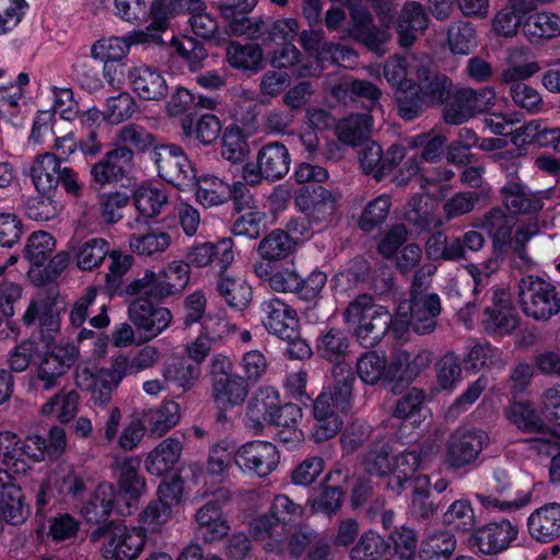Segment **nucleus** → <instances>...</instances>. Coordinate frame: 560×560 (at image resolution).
Segmentation results:
<instances>
[{"instance_id": "nucleus-19", "label": "nucleus", "mask_w": 560, "mask_h": 560, "mask_svg": "<svg viewBox=\"0 0 560 560\" xmlns=\"http://www.w3.org/2000/svg\"><path fill=\"white\" fill-rule=\"evenodd\" d=\"M133 167V151L126 145L109 150L98 162L92 165L91 176L94 184L103 187L127 178Z\"/></svg>"}, {"instance_id": "nucleus-7", "label": "nucleus", "mask_w": 560, "mask_h": 560, "mask_svg": "<svg viewBox=\"0 0 560 560\" xmlns=\"http://www.w3.org/2000/svg\"><path fill=\"white\" fill-rule=\"evenodd\" d=\"M489 443L490 439L486 431L458 428L446 441L444 463L455 470L471 467Z\"/></svg>"}, {"instance_id": "nucleus-40", "label": "nucleus", "mask_w": 560, "mask_h": 560, "mask_svg": "<svg viewBox=\"0 0 560 560\" xmlns=\"http://www.w3.org/2000/svg\"><path fill=\"white\" fill-rule=\"evenodd\" d=\"M257 0H221L219 9L229 22L231 32L236 36H245L253 25V18L247 14L256 7Z\"/></svg>"}, {"instance_id": "nucleus-38", "label": "nucleus", "mask_w": 560, "mask_h": 560, "mask_svg": "<svg viewBox=\"0 0 560 560\" xmlns=\"http://www.w3.org/2000/svg\"><path fill=\"white\" fill-rule=\"evenodd\" d=\"M279 392L271 386L260 387L247 406V417L254 427L267 424L280 404Z\"/></svg>"}, {"instance_id": "nucleus-58", "label": "nucleus", "mask_w": 560, "mask_h": 560, "mask_svg": "<svg viewBox=\"0 0 560 560\" xmlns=\"http://www.w3.org/2000/svg\"><path fill=\"white\" fill-rule=\"evenodd\" d=\"M466 370H480L482 368H498L505 365L502 352L492 347L489 342L475 343L469 348L468 353L463 359Z\"/></svg>"}, {"instance_id": "nucleus-16", "label": "nucleus", "mask_w": 560, "mask_h": 560, "mask_svg": "<svg viewBox=\"0 0 560 560\" xmlns=\"http://www.w3.org/2000/svg\"><path fill=\"white\" fill-rule=\"evenodd\" d=\"M129 303L128 316L132 324L143 330L148 339L156 337L172 322V313L166 307L154 306L150 296L133 295Z\"/></svg>"}, {"instance_id": "nucleus-14", "label": "nucleus", "mask_w": 560, "mask_h": 560, "mask_svg": "<svg viewBox=\"0 0 560 560\" xmlns=\"http://www.w3.org/2000/svg\"><path fill=\"white\" fill-rule=\"evenodd\" d=\"M234 462L243 471L266 477L278 467L280 454L277 446L270 442L250 441L237 448Z\"/></svg>"}, {"instance_id": "nucleus-21", "label": "nucleus", "mask_w": 560, "mask_h": 560, "mask_svg": "<svg viewBox=\"0 0 560 560\" xmlns=\"http://www.w3.org/2000/svg\"><path fill=\"white\" fill-rule=\"evenodd\" d=\"M0 513L5 523L13 526L23 524L30 515V506L25 502L21 486L2 468H0Z\"/></svg>"}, {"instance_id": "nucleus-59", "label": "nucleus", "mask_w": 560, "mask_h": 560, "mask_svg": "<svg viewBox=\"0 0 560 560\" xmlns=\"http://www.w3.org/2000/svg\"><path fill=\"white\" fill-rule=\"evenodd\" d=\"M332 375L335 377V385L325 388L323 392H329L337 406L347 411L352 398V388L355 381L354 374L350 365H335L332 368Z\"/></svg>"}, {"instance_id": "nucleus-15", "label": "nucleus", "mask_w": 560, "mask_h": 560, "mask_svg": "<svg viewBox=\"0 0 560 560\" xmlns=\"http://www.w3.org/2000/svg\"><path fill=\"white\" fill-rule=\"evenodd\" d=\"M79 350L74 345L55 346L46 351L37 366V381L44 390L57 387L59 380L75 364Z\"/></svg>"}, {"instance_id": "nucleus-29", "label": "nucleus", "mask_w": 560, "mask_h": 560, "mask_svg": "<svg viewBox=\"0 0 560 560\" xmlns=\"http://www.w3.org/2000/svg\"><path fill=\"white\" fill-rule=\"evenodd\" d=\"M530 536L540 542L560 537V504L548 503L534 511L527 521Z\"/></svg>"}, {"instance_id": "nucleus-4", "label": "nucleus", "mask_w": 560, "mask_h": 560, "mask_svg": "<svg viewBox=\"0 0 560 560\" xmlns=\"http://www.w3.org/2000/svg\"><path fill=\"white\" fill-rule=\"evenodd\" d=\"M30 176L37 192L61 194L60 186L67 194L79 196L82 188L78 173L52 152L34 159Z\"/></svg>"}, {"instance_id": "nucleus-63", "label": "nucleus", "mask_w": 560, "mask_h": 560, "mask_svg": "<svg viewBox=\"0 0 560 560\" xmlns=\"http://www.w3.org/2000/svg\"><path fill=\"white\" fill-rule=\"evenodd\" d=\"M392 448L383 441L374 442L363 457L364 470L373 476L384 477L393 470Z\"/></svg>"}, {"instance_id": "nucleus-6", "label": "nucleus", "mask_w": 560, "mask_h": 560, "mask_svg": "<svg viewBox=\"0 0 560 560\" xmlns=\"http://www.w3.org/2000/svg\"><path fill=\"white\" fill-rule=\"evenodd\" d=\"M151 155L163 180L179 190H192L196 186V170L179 145H155Z\"/></svg>"}, {"instance_id": "nucleus-26", "label": "nucleus", "mask_w": 560, "mask_h": 560, "mask_svg": "<svg viewBox=\"0 0 560 560\" xmlns=\"http://www.w3.org/2000/svg\"><path fill=\"white\" fill-rule=\"evenodd\" d=\"M416 77L415 84L431 107L440 106L450 98L453 82L446 74L421 65L416 69Z\"/></svg>"}, {"instance_id": "nucleus-48", "label": "nucleus", "mask_w": 560, "mask_h": 560, "mask_svg": "<svg viewBox=\"0 0 560 560\" xmlns=\"http://www.w3.org/2000/svg\"><path fill=\"white\" fill-rule=\"evenodd\" d=\"M225 59L234 69L257 70L262 61V49L258 44L233 40L225 47Z\"/></svg>"}, {"instance_id": "nucleus-57", "label": "nucleus", "mask_w": 560, "mask_h": 560, "mask_svg": "<svg viewBox=\"0 0 560 560\" xmlns=\"http://www.w3.org/2000/svg\"><path fill=\"white\" fill-rule=\"evenodd\" d=\"M389 544L376 532L368 530L350 550L351 560H382L388 552Z\"/></svg>"}, {"instance_id": "nucleus-47", "label": "nucleus", "mask_w": 560, "mask_h": 560, "mask_svg": "<svg viewBox=\"0 0 560 560\" xmlns=\"http://www.w3.org/2000/svg\"><path fill=\"white\" fill-rule=\"evenodd\" d=\"M231 186L213 175L196 177L197 200L205 207H213L225 203L231 197Z\"/></svg>"}, {"instance_id": "nucleus-55", "label": "nucleus", "mask_w": 560, "mask_h": 560, "mask_svg": "<svg viewBox=\"0 0 560 560\" xmlns=\"http://www.w3.org/2000/svg\"><path fill=\"white\" fill-rule=\"evenodd\" d=\"M440 503L429 488L428 478L417 479L411 497V514L421 521L430 520L438 512Z\"/></svg>"}, {"instance_id": "nucleus-60", "label": "nucleus", "mask_w": 560, "mask_h": 560, "mask_svg": "<svg viewBox=\"0 0 560 560\" xmlns=\"http://www.w3.org/2000/svg\"><path fill=\"white\" fill-rule=\"evenodd\" d=\"M302 418V409L292 402L284 405L279 404L272 415V419L267 424H273L281 428V439L283 441L298 440L301 432L298 431V422Z\"/></svg>"}, {"instance_id": "nucleus-34", "label": "nucleus", "mask_w": 560, "mask_h": 560, "mask_svg": "<svg viewBox=\"0 0 560 560\" xmlns=\"http://www.w3.org/2000/svg\"><path fill=\"white\" fill-rule=\"evenodd\" d=\"M514 225V218L499 207L490 209L483 215L480 224V226L491 237L492 246L506 250H509L512 244V232Z\"/></svg>"}, {"instance_id": "nucleus-50", "label": "nucleus", "mask_w": 560, "mask_h": 560, "mask_svg": "<svg viewBox=\"0 0 560 560\" xmlns=\"http://www.w3.org/2000/svg\"><path fill=\"white\" fill-rule=\"evenodd\" d=\"M133 205L141 215L154 218L168 205V197L163 189L143 184L133 192Z\"/></svg>"}, {"instance_id": "nucleus-8", "label": "nucleus", "mask_w": 560, "mask_h": 560, "mask_svg": "<svg viewBox=\"0 0 560 560\" xmlns=\"http://www.w3.org/2000/svg\"><path fill=\"white\" fill-rule=\"evenodd\" d=\"M497 93L493 88L483 86L458 89L443 113L444 121L451 125H462L477 114L491 109L495 104Z\"/></svg>"}, {"instance_id": "nucleus-43", "label": "nucleus", "mask_w": 560, "mask_h": 560, "mask_svg": "<svg viewBox=\"0 0 560 560\" xmlns=\"http://www.w3.org/2000/svg\"><path fill=\"white\" fill-rule=\"evenodd\" d=\"M341 470L328 472L322 481L320 491L313 502V508L327 515L335 514L342 505L346 490L336 480L341 478Z\"/></svg>"}, {"instance_id": "nucleus-61", "label": "nucleus", "mask_w": 560, "mask_h": 560, "mask_svg": "<svg viewBox=\"0 0 560 560\" xmlns=\"http://www.w3.org/2000/svg\"><path fill=\"white\" fill-rule=\"evenodd\" d=\"M55 246L56 241L50 233L37 231L30 235L23 252L32 266L43 267L50 258Z\"/></svg>"}, {"instance_id": "nucleus-28", "label": "nucleus", "mask_w": 560, "mask_h": 560, "mask_svg": "<svg viewBox=\"0 0 560 560\" xmlns=\"http://www.w3.org/2000/svg\"><path fill=\"white\" fill-rule=\"evenodd\" d=\"M180 129L184 140L189 143L197 141L202 145H210L218 139L222 126L213 114H188L180 120Z\"/></svg>"}, {"instance_id": "nucleus-5", "label": "nucleus", "mask_w": 560, "mask_h": 560, "mask_svg": "<svg viewBox=\"0 0 560 560\" xmlns=\"http://www.w3.org/2000/svg\"><path fill=\"white\" fill-rule=\"evenodd\" d=\"M190 280L189 264L173 261L162 272L145 269L141 277L135 278L129 285L131 292L143 293L155 301L182 293Z\"/></svg>"}, {"instance_id": "nucleus-12", "label": "nucleus", "mask_w": 560, "mask_h": 560, "mask_svg": "<svg viewBox=\"0 0 560 560\" xmlns=\"http://www.w3.org/2000/svg\"><path fill=\"white\" fill-rule=\"evenodd\" d=\"M112 466L119 474L118 490H115L118 514L130 515L145 489L144 479L139 475L141 460L135 456L115 458Z\"/></svg>"}, {"instance_id": "nucleus-41", "label": "nucleus", "mask_w": 560, "mask_h": 560, "mask_svg": "<svg viewBox=\"0 0 560 560\" xmlns=\"http://www.w3.org/2000/svg\"><path fill=\"white\" fill-rule=\"evenodd\" d=\"M456 549L455 536L447 530L428 534L420 542V560H451Z\"/></svg>"}, {"instance_id": "nucleus-3", "label": "nucleus", "mask_w": 560, "mask_h": 560, "mask_svg": "<svg viewBox=\"0 0 560 560\" xmlns=\"http://www.w3.org/2000/svg\"><path fill=\"white\" fill-rule=\"evenodd\" d=\"M516 288L517 303L526 317L546 323L560 313V296L551 282L536 275H524Z\"/></svg>"}, {"instance_id": "nucleus-39", "label": "nucleus", "mask_w": 560, "mask_h": 560, "mask_svg": "<svg viewBox=\"0 0 560 560\" xmlns=\"http://www.w3.org/2000/svg\"><path fill=\"white\" fill-rule=\"evenodd\" d=\"M249 533L257 541H267L265 549L267 551L279 552L282 549V542L285 530L269 512L255 517L249 523Z\"/></svg>"}, {"instance_id": "nucleus-1", "label": "nucleus", "mask_w": 560, "mask_h": 560, "mask_svg": "<svg viewBox=\"0 0 560 560\" xmlns=\"http://www.w3.org/2000/svg\"><path fill=\"white\" fill-rule=\"evenodd\" d=\"M343 320L359 343L370 349L385 337L393 316L385 306L375 304L372 295L360 294L346 307Z\"/></svg>"}, {"instance_id": "nucleus-49", "label": "nucleus", "mask_w": 560, "mask_h": 560, "mask_svg": "<svg viewBox=\"0 0 560 560\" xmlns=\"http://www.w3.org/2000/svg\"><path fill=\"white\" fill-rule=\"evenodd\" d=\"M61 194L37 192L25 201L27 217L35 221H49L56 218L63 208Z\"/></svg>"}, {"instance_id": "nucleus-35", "label": "nucleus", "mask_w": 560, "mask_h": 560, "mask_svg": "<svg viewBox=\"0 0 560 560\" xmlns=\"http://www.w3.org/2000/svg\"><path fill=\"white\" fill-rule=\"evenodd\" d=\"M110 264L108 272L105 275V282L108 291L118 296L132 298L133 295H143V293L131 292L129 285L133 284L135 279L122 281L121 278L128 272L133 262L131 255H124L120 250H110L107 254Z\"/></svg>"}, {"instance_id": "nucleus-44", "label": "nucleus", "mask_w": 560, "mask_h": 560, "mask_svg": "<svg viewBox=\"0 0 560 560\" xmlns=\"http://www.w3.org/2000/svg\"><path fill=\"white\" fill-rule=\"evenodd\" d=\"M395 102L399 117L406 121L417 119L431 107L415 82L397 89L395 91Z\"/></svg>"}, {"instance_id": "nucleus-36", "label": "nucleus", "mask_w": 560, "mask_h": 560, "mask_svg": "<svg viewBox=\"0 0 560 560\" xmlns=\"http://www.w3.org/2000/svg\"><path fill=\"white\" fill-rule=\"evenodd\" d=\"M315 348L320 358L335 365H345L343 361L350 352V340L342 329L329 328L318 335Z\"/></svg>"}, {"instance_id": "nucleus-22", "label": "nucleus", "mask_w": 560, "mask_h": 560, "mask_svg": "<svg viewBox=\"0 0 560 560\" xmlns=\"http://www.w3.org/2000/svg\"><path fill=\"white\" fill-rule=\"evenodd\" d=\"M247 36L250 39L261 40L262 44H288L299 33V22L293 18L273 19L272 16H254L252 27H247Z\"/></svg>"}, {"instance_id": "nucleus-54", "label": "nucleus", "mask_w": 560, "mask_h": 560, "mask_svg": "<svg viewBox=\"0 0 560 560\" xmlns=\"http://www.w3.org/2000/svg\"><path fill=\"white\" fill-rule=\"evenodd\" d=\"M355 368L361 381L368 385H375L378 382L388 383V363L385 355L368 351L357 360Z\"/></svg>"}, {"instance_id": "nucleus-25", "label": "nucleus", "mask_w": 560, "mask_h": 560, "mask_svg": "<svg viewBox=\"0 0 560 560\" xmlns=\"http://www.w3.org/2000/svg\"><path fill=\"white\" fill-rule=\"evenodd\" d=\"M248 393V383L238 374H234L213 384L211 386V397L214 405L220 410L218 420L225 421L226 416L224 415V411L243 405Z\"/></svg>"}, {"instance_id": "nucleus-13", "label": "nucleus", "mask_w": 560, "mask_h": 560, "mask_svg": "<svg viewBox=\"0 0 560 560\" xmlns=\"http://www.w3.org/2000/svg\"><path fill=\"white\" fill-rule=\"evenodd\" d=\"M433 361V353L429 350L409 352L400 349L393 354L387 370V381L392 384V392L396 393L413 382Z\"/></svg>"}, {"instance_id": "nucleus-17", "label": "nucleus", "mask_w": 560, "mask_h": 560, "mask_svg": "<svg viewBox=\"0 0 560 560\" xmlns=\"http://www.w3.org/2000/svg\"><path fill=\"white\" fill-rule=\"evenodd\" d=\"M295 203L308 223H329L336 212L334 195L320 185H306L300 188Z\"/></svg>"}, {"instance_id": "nucleus-33", "label": "nucleus", "mask_w": 560, "mask_h": 560, "mask_svg": "<svg viewBox=\"0 0 560 560\" xmlns=\"http://www.w3.org/2000/svg\"><path fill=\"white\" fill-rule=\"evenodd\" d=\"M183 442L177 438L163 440L152 450L147 459L145 468L149 474L161 477L171 471L180 458Z\"/></svg>"}, {"instance_id": "nucleus-52", "label": "nucleus", "mask_w": 560, "mask_h": 560, "mask_svg": "<svg viewBox=\"0 0 560 560\" xmlns=\"http://www.w3.org/2000/svg\"><path fill=\"white\" fill-rule=\"evenodd\" d=\"M295 242L283 230H273L258 244V253L264 260L278 261L285 259L294 249Z\"/></svg>"}, {"instance_id": "nucleus-53", "label": "nucleus", "mask_w": 560, "mask_h": 560, "mask_svg": "<svg viewBox=\"0 0 560 560\" xmlns=\"http://www.w3.org/2000/svg\"><path fill=\"white\" fill-rule=\"evenodd\" d=\"M217 291L226 304L236 310L245 308L252 300V288L240 278H232L220 272Z\"/></svg>"}, {"instance_id": "nucleus-51", "label": "nucleus", "mask_w": 560, "mask_h": 560, "mask_svg": "<svg viewBox=\"0 0 560 560\" xmlns=\"http://www.w3.org/2000/svg\"><path fill=\"white\" fill-rule=\"evenodd\" d=\"M250 153L248 137L240 126L232 125L223 130L221 155L233 164L243 163Z\"/></svg>"}, {"instance_id": "nucleus-56", "label": "nucleus", "mask_w": 560, "mask_h": 560, "mask_svg": "<svg viewBox=\"0 0 560 560\" xmlns=\"http://www.w3.org/2000/svg\"><path fill=\"white\" fill-rule=\"evenodd\" d=\"M172 243L167 232L150 229L145 234H131L129 246L133 253L140 256H153L165 252Z\"/></svg>"}, {"instance_id": "nucleus-10", "label": "nucleus", "mask_w": 560, "mask_h": 560, "mask_svg": "<svg viewBox=\"0 0 560 560\" xmlns=\"http://www.w3.org/2000/svg\"><path fill=\"white\" fill-rule=\"evenodd\" d=\"M506 180L499 189L501 202L511 214H537L544 208L540 192L532 191L518 177V165L506 166Z\"/></svg>"}, {"instance_id": "nucleus-9", "label": "nucleus", "mask_w": 560, "mask_h": 560, "mask_svg": "<svg viewBox=\"0 0 560 560\" xmlns=\"http://www.w3.org/2000/svg\"><path fill=\"white\" fill-rule=\"evenodd\" d=\"M231 500L229 490L220 488L212 498L202 504L195 513L197 523L196 536L207 544L221 540L230 530L229 522L223 513V506Z\"/></svg>"}, {"instance_id": "nucleus-32", "label": "nucleus", "mask_w": 560, "mask_h": 560, "mask_svg": "<svg viewBox=\"0 0 560 560\" xmlns=\"http://www.w3.org/2000/svg\"><path fill=\"white\" fill-rule=\"evenodd\" d=\"M72 260L82 271H92L100 267L109 253V243L102 237H92L83 243L70 242Z\"/></svg>"}, {"instance_id": "nucleus-2", "label": "nucleus", "mask_w": 560, "mask_h": 560, "mask_svg": "<svg viewBox=\"0 0 560 560\" xmlns=\"http://www.w3.org/2000/svg\"><path fill=\"white\" fill-rule=\"evenodd\" d=\"M89 539L101 545L105 559L137 560L144 549L147 534L143 528L127 527L121 522L110 521L95 527L89 534Z\"/></svg>"}, {"instance_id": "nucleus-24", "label": "nucleus", "mask_w": 560, "mask_h": 560, "mask_svg": "<svg viewBox=\"0 0 560 560\" xmlns=\"http://www.w3.org/2000/svg\"><path fill=\"white\" fill-rule=\"evenodd\" d=\"M233 260V242L231 238H223L218 243L206 242L190 247L185 262L197 268L215 262L220 272H225Z\"/></svg>"}, {"instance_id": "nucleus-31", "label": "nucleus", "mask_w": 560, "mask_h": 560, "mask_svg": "<svg viewBox=\"0 0 560 560\" xmlns=\"http://www.w3.org/2000/svg\"><path fill=\"white\" fill-rule=\"evenodd\" d=\"M265 172V179L276 182L283 178L290 168L291 158L287 147L278 141L264 144L256 156Z\"/></svg>"}, {"instance_id": "nucleus-37", "label": "nucleus", "mask_w": 560, "mask_h": 560, "mask_svg": "<svg viewBox=\"0 0 560 560\" xmlns=\"http://www.w3.org/2000/svg\"><path fill=\"white\" fill-rule=\"evenodd\" d=\"M128 361L126 358L116 359L113 370H101L93 380L91 387V399L100 406L110 401L112 392L117 387L126 374Z\"/></svg>"}, {"instance_id": "nucleus-20", "label": "nucleus", "mask_w": 560, "mask_h": 560, "mask_svg": "<svg viewBox=\"0 0 560 560\" xmlns=\"http://www.w3.org/2000/svg\"><path fill=\"white\" fill-rule=\"evenodd\" d=\"M127 78L131 90L140 100L161 102L168 95L166 79L155 67L147 65L132 67L128 70Z\"/></svg>"}, {"instance_id": "nucleus-27", "label": "nucleus", "mask_w": 560, "mask_h": 560, "mask_svg": "<svg viewBox=\"0 0 560 560\" xmlns=\"http://www.w3.org/2000/svg\"><path fill=\"white\" fill-rule=\"evenodd\" d=\"M441 301L438 294L409 301V324L417 335H428L435 330L438 316L441 313Z\"/></svg>"}, {"instance_id": "nucleus-62", "label": "nucleus", "mask_w": 560, "mask_h": 560, "mask_svg": "<svg viewBox=\"0 0 560 560\" xmlns=\"http://www.w3.org/2000/svg\"><path fill=\"white\" fill-rule=\"evenodd\" d=\"M78 405L79 394L75 390L60 392L42 406V413L50 416L56 412L60 422L68 423L75 417Z\"/></svg>"}, {"instance_id": "nucleus-18", "label": "nucleus", "mask_w": 560, "mask_h": 560, "mask_svg": "<svg viewBox=\"0 0 560 560\" xmlns=\"http://www.w3.org/2000/svg\"><path fill=\"white\" fill-rule=\"evenodd\" d=\"M260 318L264 327L282 340L296 338L299 318L296 312L278 298L260 303Z\"/></svg>"}, {"instance_id": "nucleus-64", "label": "nucleus", "mask_w": 560, "mask_h": 560, "mask_svg": "<svg viewBox=\"0 0 560 560\" xmlns=\"http://www.w3.org/2000/svg\"><path fill=\"white\" fill-rule=\"evenodd\" d=\"M447 42L452 52L468 55L477 45L472 24L466 21L452 22L447 31Z\"/></svg>"}, {"instance_id": "nucleus-23", "label": "nucleus", "mask_w": 560, "mask_h": 560, "mask_svg": "<svg viewBox=\"0 0 560 560\" xmlns=\"http://www.w3.org/2000/svg\"><path fill=\"white\" fill-rule=\"evenodd\" d=\"M517 533V525L503 518L485 525L475 533L474 538L482 553L495 555L505 550L516 539Z\"/></svg>"}, {"instance_id": "nucleus-11", "label": "nucleus", "mask_w": 560, "mask_h": 560, "mask_svg": "<svg viewBox=\"0 0 560 560\" xmlns=\"http://www.w3.org/2000/svg\"><path fill=\"white\" fill-rule=\"evenodd\" d=\"M112 466L119 474L118 490H115L118 514L130 515L145 489L144 479L139 475L141 460L135 456L115 458Z\"/></svg>"}, {"instance_id": "nucleus-46", "label": "nucleus", "mask_w": 560, "mask_h": 560, "mask_svg": "<svg viewBox=\"0 0 560 560\" xmlns=\"http://www.w3.org/2000/svg\"><path fill=\"white\" fill-rule=\"evenodd\" d=\"M506 418L525 433H544L548 427L528 401H514L505 409Z\"/></svg>"}, {"instance_id": "nucleus-30", "label": "nucleus", "mask_w": 560, "mask_h": 560, "mask_svg": "<svg viewBox=\"0 0 560 560\" xmlns=\"http://www.w3.org/2000/svg\"><path fill=\"white\" fill-rule=\"evenodd\" d=\"M118 513V501L112 483H100L90 499L82 505L81 514L89 523L106 522L113 511Z\"/></svg>"}, {"instance_id": "nucleus-45", "label": "nucleus", "mask_w": 560, "mask_h": 560, "mask_svg": "<svg viewBox=\"0 0 560 560\" xmlns=\"http://www.w3.org/2000/svg\"><path fill=\"white\" fill-rule=\"evenodd\" d=\"M523 33L530 43L560 36V16L550 12L529 15L523 24Z\"/></svg>"}, {"instance_id": "nucleus-42", "label": "nucleus", "mask_w": 560, "mask_h": 560, "mask_svg": "<svg viewBox=\"0 0 560 560\" xmlns=\"http://www.w3.org/2000/svg\"><path fill=\"white\" fill-rule=\"evenodd\" d=\"M373 127V118L369 114H354L341 120L336 128L338 139L348 145L368 142Z\"/></svg>"}]
</instances>
